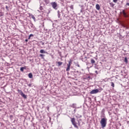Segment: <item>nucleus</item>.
<instances>
[{"mask_svg":"<svg viewBox=\"0 0 129 129\" xmlns=\"http://www.w3.org/2000/svg\"><path fill=\"white\" fill-rule=\"evenodd\" d=\"M100 123L102 126V128H104V127L106 126V124L107 123V119L105 117L101 118Z\"/></svg>","mask_w":129,"mask_h":129,"instance_id":"obj_1","label":"nucleus"},{"mask_svg":"<svg viewBox=\"0 0 129 129\" xmlns=\"http://www.w3.org/2000/svg\"><path fill=\"white\" fill-rule=\"evenodd\" d=\"M120 14H121L124 18H128L129 17V14L125 10H122V11L120 12Z\"/></svg>","mask_w":129,"mask_h":129,"instance_id":"obj_2","label":"nucleus"},{"mask_svg":"<svg viewBox=\"0 0 129 129\" xmlns=\"http://www.w3.org/2000/svg\"><path fill=\"white\" fill-rule=\"evenodd\" d=\"M71 121H72V124L74 125V127H75L76 128H78V126H77V122L75 121V118H71Z\"/></svg>","mask_w":129,"mask_h":129,"instance_id":"obj_3","label":"nucleus"},{"mask_svg":"<svg viewBox=\"0 0 129 129\" xmlns=\"http://www.w3.org/2000/svg\"><path fill=\"white\" fill-rule=\"evenodd\" d=\"M50 5L52 6V8L54 9V10H58V8H57L58 5H57V3L56 2H51L50 3Z\"/></svg>","mask_w":129,"mask_h":129,"instance_id":"obj_4","label":"nucleus"},{"mask_svg":"<svg viewBox=\"0 0 129 129\" xmlns=\"http://www.w3.org/2000/svg\"><path fill=\"white\" fill-rule=\"evenodd\" d=\"M73 60L71 59H70L69 61V63L67 64V68L66 69V71H70V67L71 66V63H72Z\"/></svg>","mask_w":129,"mask_h":129,"instance_id":"obj_5","label":"nucleus"},{"mask_svg":"<svg viewBox=\"0 0 129 129\" xmlns=\"http://www.w3.org/2000/svg\"><path fill=\"white\" fill-rule=\"evenodd\" d=\"M99 92V90L98 89H94L92 90L90 93V94H96V93H98Z\"/></svg>","mask_w":129,"mask_h":129,"instance_id":"obj_6","label":"nucleus"},{"mask_svg":"<svg viewBox=\"0 0 129 129\" xmlns=\"http://www.w3.org/2000/svg\"><path fill=\"white\" fill-rule=\"evenodd\" d=\"M57 17L58 19H60V20H62L61 18V12L59 10L57 11Z\"/></svg>","mask_w":129,"mask_h":129,"instance_id":"obj_7","label":"nucleus"},{"mask_svg":"<svg viewBox=\"0 0 129 129\" xmlns=\"http://www.w3.org/2000/svg\"><path fill=\"white\" fill-rule=\"evenodd\" d=\"M76 103H73L72 105H70V107H72L73 108H76L77 107Z\"/></svg>","mask_w":129,"mask_h":129,"instance_id":"obj_8","label":"nucleus"},{"mask_svg":"<svg viewBox=\"0 0 129 129\" xmlns=\"http://www.w3.org/2000/svg\"><path fill=\"white\" fill-rule=\"evenodd\" d=\"M56 63L57 64V65L56 64V66H57L58 67H60V66H61L62 64H63V62L61 61H57L56 62Z\"/></svg>","mask_w":129,"mask_h":129,"instance_id":"obj_9","label":"nucleus"},{"mask_svg":"<svg viewBox=\"0 0 129 129\" xmlns=\"http://www.w3.org/2000/svg\"><path fill=\"white\" fill-rule=\"evenodd\" d=\"M20 95L21 96H22V97H23V98H25V99H27V95H26L25 94H24L23 92H22Z\"/></svg>","mask_w":129,"mask_h":129,"instance_id":"obj_10","label":"nucleus"},{"mask_svg":"<svg viewBox=\"0 0 129 129\" xmlns=\"http://www.w3.org/2000/svg\"><path fill=\"white\" fill-rule=\"evenodd\" d=\"M87 60V57L85 56V57L82 58V61H83V62H86Z\"/></svg>","mask_w":129,"mask_h":129,"instance_id":"obj_11","label":"nucleus"},{"mask_svg":"<svg viewBox=\"0 0 129 129\" xmlns=\"http://www.w3.org/2000/svg\"><path fill=\"white\" fill-rule=\"evenodd\" d=\"M74 64H75V66H76V67L80 68V65H79V62H74Z\"/></svg>","mask_w":129,"mask_h":129,"instance_id":"obj_12","label":"nucleus"},{"mask_svg":"<svg viewBox=\"0 0 129 129\" xmlns=\"http://www.w3.org/2000/svg\"><path fill=\"white\" fill-rule=\"evenodd\" d=\"M28 77L30 78V79H32V78H33V74H32V73H29L28 74Z\"/></svg>","mask_w":129,"mask_h":129,"instance_id":"obj_13","label":"nucleus"},{"mask_svg":"<svg viewBox=\"0 0 129 129\" xmlns=\"http://www.w3.org/2000/svg\"><path fill=\"white\" fill-rule=\"evenodd\" d=\"M96 9L98 11H99V10H100V6H99L98 4L96 5Z\"/></svg>","mask_w":129,"mask_h":129,"instance_id":"obj_14","label":"nucleus"},{"mask_svg":"<svg viewBox=\"0 0 129 129\" xmlns=\"http://www.w3.org/2000/svg\"><path fill=\"white\" fill-rule=\"evenodd\" d=\"M40 53H41L42 54H46V53H47V52L45 51V50H44V49H41L40 50Z\"/></svg>","mask_w":129,"mask_h":129,"instance_id":"obj_15","label":"nucleus"},{"mask_svg":"<svg viewBox=\"0 0 129 129\" xmlns=\"http://www.w3.org/2000/svg\"><path fill=\"white\" fill-rule=\"evenodd\" d=\"M29 25L31 29H35V26H34V24H33V23H30Z\"/></svg>","mask_w":129,"mask_h":129,"instance_id":"obj_16","label":"nucleus"},{"mask_svg":"<svg viewBox=\"0 0 129 129\" xmlns=\"http://www.w3.org/2000/svg\"><path fill=\"white\" fill-rule=\"evenodd\" d=\"M44 1L46 5H48V4H50V0H44Z\"/></svg>","mask_w":129,"mask_h":129,"instance_id":"obj_17","label":"nucleus"},{"mask_svg":"<svg viewBox=\"0 0 129 129\" xmlns=\"http://www.w3.org/2000/svg\"><path fill=\"white\" fill-rule=\"evenodd\" d=\"M95 63V60L93 59V58L91 59V64H94Z\"/></svg>","mask_w":129,"mask_h":129,"instance_id":"obj_18","label":"nucleus"},{"mask_svg":"<svg viewBox=\"0 0 129 129\" xmlns=\"http://www.w3.org/2000/svg\"><path fill=\"white\" fill-rule=\"evenodd\" d=\"M124 62H125V63H127L128 62V60H127V57H124Z\"/></svg>","mask_w":129,"mask_h":129,"instance_id":"obj_19","label":"nucleus"},{"mask_svg":"<svg viewBox=\"0 0 129 129\" xmlns=\"http://www.w3.org/2000/svg\"><path fill=\"white\" fill-rule=\"evenodd\" d=\"M24 69H26V67H21L20 68V71H21V72H24Z\"/></svg>","mask_w":129,"mask_h":129,"instance_id":"obj_20","label":"nucleus"},{"mask_svg":"<svg viewBox=\"0 0 129 129\" xmlns=\"http://www.w3.org/2000/svg\"><path fill=\"white\" fill-rule=\"evenodd\" d=\"M18 92H19V93H20V94L21 95L22 94V93L23 92V91L22 90H17Z\"/></svg>","mask_w":129,"mask_h":129,"instance_id":"obj_21","label":"nucleus"},{"mask_svg":"<svg viewBox=\"0 0 129 129\" xmlns=\"http://www.w3.org/2000/svg\"><path fill=\"white\" fill-rule=\"evenodd\" d=\"M39 56L43 58H44V57H45V54H39Z\"/></svg>","mask_w":129,"mask_h":129,"instance_id":"obj_22","label":"nucleus"},{"mask_svg":"<svg viewBox=\"0 0 129 129\" xmlns=\"http://www.w3.org/2000/svg\"><path fill=\"white\" fill-rule=\"evenodd\" d=\"M110 5L111 7H112V8H113V7H114V4H113V3H110Z\"/></svg>","mask_w":129,"mask_h":129,"instance_id":"obj_23","label":"nucleus"},{"mask_svg":"<svg viewBox=\"0 0 129 129\" xmlns=\"http://www.w3.org/2000/svg\"><path fill=\"white\" fill-rule=\"evenodd\" d=\"M111 86H112V87H114V83L113 82H111Z\"/></svg>","mask_w":129,"mask_h":129,"instance_id":"obj_24","label":"nucleus"},{"mask_svg":"<svg viewBox=\"0 0 129 129\" xmlns=\"http://www.w3.org/2000/svg\"><path fill=\"white\" fill-rule=\"evenodd\" d=\"M85 79H90V76H88L85 78Z\"/></svg>","mask_w":129,"mask_h":129,"instance_id":"obj_25","label":"nucleus"},{"mask_svg":"<svg viewBox=\"0 0 129 129\" xmlns=\"http://www.w3.org/2000/svg\"><path fill=\"white\" fill-rule=\"evenodd\" d=\"M28 86H29V87H31L32 86V84H27Z\"/></svg>","mask_w":129,"mask_h":129,"instance_id":"obj_26","label":"nucleus"},{"mask_svg":"<svg viewBox=\"0 0 129 129\" xmlns=\"http://www.w3.org/2000/svg\"><path fill=\"white\" fill-rule=\"evenodd\" d=\"M39 9H40V11H43V7L40 6Z\"/></svg>","mask_w":129,"mask_h":129,"instance_id":"obj_27","label":"nucleus"},{"mask_svg":"<svg viewBox=\"0 0 129 129\" xmlns=\"http://www.w3.org/2000/svg\"><path fill=\"white\" fill-rule=\"evenodd\" d=\"M6 9L7 11H9V7L8 6H6Z\"/></svg>","mask_w":129,"mask_h":129,"instance_id":"obj_28","label":"nucleus"},{"mask_svg":"<svg viewBox=\"0 0 129 129\" xmlns=\"http://www.w3.org/2000/svg\"><path fill=\"white\" fill-rule=\"evenodd\" d=\"M76 112V108H75L74 110V111L73 112V113H75Z\"/></svg>","mask_w":129,"mask_h":129,"instance_id":"obj_29","label":"nucleus"},{"mask_svg":"<svg viewBox=\"0 0 129 129\" xmlns=\"http://www.w3.org/2000/svg\"><path fill=\"white\" fill-rule=\"evenodd\" d=\"M32 18L33 20H34V21H35V20H36V18L34 17V16H32Z\"/></svg>","mask_w":129,"mask_h":129,"instance_id":"obj_30","label":"nucleus"},{"mask_svg":"<svg viewBox=\"0 0 129 129\" xmlns=\"http://www.w3.org/2000/svg\"><path fill=\"white\" fill-rule=\"evenodd\" d=\"M113 3H117V0H113Z\"/></svg>","mask_w":129,"mask_h":129,"instance_id":"obj_31","label":"nucleus"},{"mask_svg":"<svg viewBox=\"0 0 129 129\" xmlns=\"http://www.w3.org/2000/svg\"><path fill=\"white\" fill-rule=\"evenodd\" d=\"M74 72H75V73H78L79 74V71H74Z\"/></svg>","mask_w":129,"mask_h":129,"instance_id":"obj_32","label":"nucleus"},{"mask_svg":"<svg viewBox=\"0 0 129 129\" xmlns=\"http://www.w3.org/2000/svg\"><path fill=\"white\" fill-rule=\"evenodd\" d=\"M70 8L72 10H73V5L71 6Z\"/></svg>","mask_w":129,"mask_h":129,"instance_id":"obj_33","label":"nucleus"},{"mask_svg":"<svg viewBox=\"0 0 129 129\" xmlns=\"http://www.w3.org/2000/svg\"><path fill=\"white\" fill-rule=\"evenodd\" d=\"M29 36L31 37H34V35H33V34H30V35H29Z\"/></svg>","mask_w":129,"mask_h":129,"instance_id":"obj_34","label":"nucleus"},{"mask_svg":"<svg viewBox=\"0 0 129 129\" xmlns=\"http://www.w3.org/2000/svg\"><path fill=\"white\" fill-rule=\"evenodd\" d=\"M60 14H62V16H63V11H61V12H60Z\"/></svg>","mask_w":129,"mask_h":129,"instance_id":"obj_35","label":"nucleus"},{"mask_svg":"<svg viewBox=\"0 0 129 129\" xmlns=\"http://www.w3.org/2000/svg\"><path fill=\"white\" fill-rule=\"evenodd\" d=\"M82 73H81V72H79V75H81Z\"/></svg>","mask_w":129,"mask_h":129,"instance_id":"obj_36","label":"nucleus"},{"mask_svg":"<svg viewBox=\"0 0 129 129\" xmlns=\"http://www.w3.org/2000/svg\"><path fill=\"white\" fill-rule=\"evenodd\" d=\"M126 6H128V7H129V3H127L126 4Z\"/></svg>","mask_w":129,"mask_h":129,"instance_id":"obj_37","label":"nucleus"},{"mask_svg":"<svg viewBox=\"0 0 129 129\" xmlns=\"http://www.w3.org/2000/svg\"><path fill=\"white\" fill-rule=\"evenodd\" d=\"M95 73L97 74H98V72H97V71H95Z\"/></svg>","mask_w":129,"mask_h":129,"instance_id":"obj_38","label":"nucleus"},{"mask_svg":"<svg viewBox=\"0 0 129 129\" xmlns=\"http://www.w3.org/2000/svg\"><path fill=\"white\" fill-rule=\"evenodd\" d=\"M46 108H47V110H49V106L46 107Z\"/></svg>","mask_w":129,"mask_h":129,"instance_id":"obj_39","label":"nucleus"},{"mask_svg":"<svg viewBox=\"0 0 129 129\" xmlns=\"http://www.w3.org/2000/svg\"><path fill=\"white\" fill-rule=\"evenodd\" d=\"M70 72H71V73H75V72H74V71H71Z\"/></svg>","mask_w":129,"mask_h":129,"instance_id":"obj_40","label":"nucleus"},{"mask_svg":"<svg viewBox=\"0 0 129 129\" xmlns=\"http://www.w3.org/2000/svg\"><path fill=\"white\" fill-rule=\"evenodd\" d=\"M30 39H31V36H29V37H28V40H30Z\"/></svg>","mask_w":129,"mask_h":129,"instance_id":"obj_41","label":"nucleus"},{"mask_svg":"<svg viewBox=\"0 0 129 129\" xmlns=\"http://www.w3.org/2000/svg\"><path fill=\"white\" fill-rule=\"evenodd\" d=\"M25 42H28V39H25Z\"/></svg>","mask_w":129,"mask_h":129,"instance_id":"obj_42","label":"nucleus"},{"mask_svg":"<svg viewBox=\"0 0 129 129\" xmlns=\"http://www.w3.org/2000/svg\"><path fill=\"white\" fill-rule=\"evenodd\" d=\"M42 45H44V42H42Z\"/></svg>","mask_w":129,"mask_h":129,"instance_id":"obj_43","label":"nucleus"},{"mask_svg":"<svg viewBox=\"0 0 129 129\" xmlns=\"http://www.w3.org/2000/svg\"><path fill=\"white\" fill-rule=\"evenodd\" d=\"M10 117H13V116H12V115H11V116H10Z\"/></svg>","mask_w":129,"mask_h":129,"instance_id":"obj_44","label":"nucleus"},{"mask_svg":"<svg viewBox=\"0 0 129 129\" xmlns=\"http://www.w3.org/2000/svg\"><path fill=\"white\" fill-rule=\"evenodd\" d=\"M121 73H122V71H121Z\"/></svg>","mask_w":129,"mask_h":129,"instance_id":"obj_45","label":"nucleus"},{"mask_svg":"<svg viewBox=\"0 0 129 129\" xmlns=\"http://www.w3.org/2000/svg\"><path fill=\"white\" fill-rule=\"evenodd\" d=\"M2 60H3V61H4V58H2Z\"/></svg>","mask_w":129,"mask_h":129,"instance_id":"obj_46","label":"nucleus"},{"mask_svg":"<svg viewBox=\"0 0 129 129\" xmlns=\"http://www.w3.org/2000/svg\"><path fill=\"white\" fill-rule=\"evenodd\" d=\"M48 13H50V11H49Z\"/></svg>","mask_w":129,"mask_h":129,"instance_id":"obj_47","label":"nucleus"}]
</instances>
